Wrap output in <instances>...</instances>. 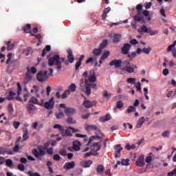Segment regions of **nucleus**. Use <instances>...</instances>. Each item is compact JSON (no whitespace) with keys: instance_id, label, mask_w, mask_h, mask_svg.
<instances>
[{"instance_id":"f257e3e1","label":"nucleus","mask_w":176,"mask_h":176,"mask_svg":"<svg viewBox=\"0 0 176 176\" xmlns=\"http://www.w3.org/2000/svg\"><path fill=\"white\" fill-rule=\"evenodd\" d=\"M67 58L68 60H65V58H60V55L55 54L52 57L48 59V65L50 67H53L54 64L57 66L56 70L60 72L61 71V68H63V66L61 65L62 63L65 62V64L66 65H68L69 63L72 64L74 61H75V56H74V52H72V50L69 49L67 50Z\"/></svg>"},{"instance_id":"f03ea898","label":"nucleus","mask_w":176,"mask_h":176,"mask_svg":"<svg viewBox=\"0 0 176 176\" xmlns=\"http://www.w3.org/2000/svg\"><path fill=\"white\" fill-rule=\"evenodd\" d=\"M46 149H47V147H38V149L34 148L32 150V153L34 156L36 157L38 160H42V157L41 156H45L46 155Z\"/></svg>"},{"instance_id":"7ed1b4c3","label":"nucleus","mask_w":176,"mask_h":176,"mask_svg":"<svg viewBox=\"0 0 176 176\" xmlns=\"http://www.w3.org/2000/svg\"><path fill=\"white\" fill-rule=\"evenodd\" d=\"M36 78L38 82L41 83L45 82L49 78V75H47V71H42L37 74Z\"/></svg>"},{"instance_id":"20e7f679","label":"nucleus","mask_w":176,"mask_h":176,"mask_svg":"<svg viewBox=\"0 0 176 176\" xmlns=\"http://www.w3.org/2000/svg\"><path fill=\"white\" fill-rule=\"evenodd\" d=\"M129 65H130V62H127L126 67H122L121 71H125L129 74H133V72H134V69H135L136 68H138L137 65H132L131 67Z\"/></svg>"},{"instance_id":"39448f33","label":"nucleus","mask_w":176,"mask_h":176,"mask_svg":"<svg viewBox=\"0 0 176 176\" xmlns=\"http://www.w3.org/2000/svg\"><path fill=\"white\" fill-rule=\"evenodd\" d=\"M100 149H101V142H95L91 146V151L94 152V153H98Z\"/></svg>"},{"instance_id":"423d86ee","label":"nucleus","mask_w":176,"mask_h":176,"mask_svg":"<svg viewBox=\"0 0 176 176\" xmlns=\"http://www.w3.org/2000/svg\"><path fill=\"white\" fill-rule=\"evenodd\" d=\"M44 108L50 109L54 108V97H52L48 102L44 104Z\"/></svg>"},{"instance_id":"0eeeda50","label":"nucleus","mask_w":176,"mask_h":176,"mask_svg":"<svg viewBox=\"0 0 176 176\" xmlns=\"http://www.w3.org/2000/svg\"><path fill=\"white\" fill-rule=\"evenodd\" d=\"M122 60L115 59L109 63L110 67H115V68H120L122 67Z\"/></svg>"},{"instance_id":"6e6552de","label":"nucleus","mask_w":176,"mask_h":176,"mask_svg":"<svg viewBox=\"0 0 176 176\" xmlns=\"http://www.w3.org/2000/svg\"><path fill=\"white\" fill-rule=\"evenodd\" d=\"M115 151V157H120V153L122 151H123V147H122V144H119L114 146Z\"/></svg>"},{"instance_id":"1a4fd4ad","label":"nucleus","mask_w":176,"mask_h":176,"mask_svg":"<svg viewBox=\"0 0 176 176\" xmlns=\"http://www.w3.org/2000/svg\"><path fill=\"white\" fill-rule=\"evenodd\" d=\"M131 49V45H130L129 43L124 44L123 47L121 49L122 54H129V52H130Z\"/></svg>"},{"instance_id":"9d476101","label":"nucleus","mask_w":176,"mask_h":176,"mask_svg":"<svg viewBox=\"0 0 176 176\" xmlns=\"http://www.w3.org/2000/svg\"><path fill=\"white\" fill-rule=\"evenodd\" d=\"M82 104L85 108H91V107L96 106V104H97V102L96 100H94L91 102L89 100L85 99Z\"/></svg>"},{"instance_id":"9b49d317","label":"nucleus","mask_w":176,"mask_h":176,"mask_svg":"<svg viewBox=\"0 0 176 176\" xmlns=\"http://www.w3.org/2000/svg\"><path fill=\"white\" fill-rule=\"evenodd\" d=\"M20 145L19 143L16 142L15 146L13 147L12 150L7 151L8 155H14V153H17L19 152V149H20Z\"/></svg>"},{"instance_id":"f8f14e48","label":"nucleus","mask_w":176,"mask_h":176,"mask_svg":"<svg viewBox=\"0 0 176 176\" xmlns=\"http://www.w3.org/2000/svg\"><path fill=\"white\" fill-rule=\"evenodd\" d=\"M65 113L67 116H71L72 115H75V113H76V110L74 108L67 107Z\"/></svg>"},{"instance_id":"ddd939ff","label":"nucleus","mask_w":176,"mask_h":176,"mask_svg":"<svg viewBox=\"0 0 176 176\" xmlns=\"http://www.w3.org/2000/svg\"><path fill=\"white\" fill-rule=\"evenodd\" d=\"M85 130H87V131H100V130H98V128H97V126L89 125L88 124H85Z\"/></svg>"},{"instance_id":"4468645a","label":"nucleus","mask_w":176,"mask_h":176,"mask_svg":"<svg viewBox=\"0 0 176 176\" xmlns=\"http://www.w3.org/2000/svg\"><path fill=\"white\" fill-rule=\"evenodd\" d=\"M80 146H82V143H80V142L76 140L73 142V148H74V152L80 151Z\"/></svg>"},{"instance_id":"2eb2a0df","label":"nucleus","mask_w":176,"mask_h":176,"mask_svg":"<svg viewBox=\"0 0 176 176\" xmlns=\"http://www.w3.org/2000/svg\"><path fill=\"white\" fill-rule=\"evenodd\" d=\"M75 167V162H66L63 166L65 170H71Z\"/></svg>"},{"instance_id":"dca6fc26","label":"nucleus","mask_w":176,"mask_h":176,"mask_svg":"<svg viewBox=\"0 0 176 176\" xmlns=\"http://www.w3.org/2000/svg\"><path fill=\"white\" fill-rule=\"evenodd\" d=\"M144 155L139 157V158L136 161V164L139 167H144L145 166V162L144 161Z\"/></svg>"},{"instance_id":"f3484780","label":"nucleus","mask_w":176,"mask_h":176,"mask_svg":"<svg viewBox=\"0 0 176 176\" xmlns=\"http://www.w3.org/2000/svg\"><path fill=\"white\" fill-rule=\"evenodd\" d=\"M26 108H27L28 112L29 113H34V112H35V111H36V107L30 103H28V105Z\"/></svg>"},{"instance_id":"a211bd4d","label":"nucleus","mask_w":176,"mask_h":176,"mask_svg":"<svg viewBox=\"0 0 176 176\" xmlns=\"http://www.w3.org/2000/svg\"><path fill=\"white\" fill-rule=\"evenodd\" d=\"M93 163V161L91 160H88V161H82L80 162V166L82 167H84L85 168L87 167H90Z\"/></svg>"},{"instance_id":"6ab92c4d","label":"nucleus","mask_w":176,"mask_h":176,"mask_svg":"<svg viewBox=\"0 0 176 176\" xmlns=\"http://www.w3.org/2000/svg\"><path fill=\"white\" fill-rule=\"evenodd\" d=\"M99 120L102 122V123H105V122L111 120V115L107 114L106 116H103L99 118Z\"/></svg>"},{"instance_id":"aec40b11","label":"nucleus","mask_w":176,"mask_h":176,"mask_svg":"<svg viewBox=\"0 0 176 176\" xmlns=\"http://www.w3.org/2000/svg\"><path fill=\"white\" fill-rule=\"evenodd\" d=\"M52 50V47L50 45H46L45 48H44L42 51L41 57H45L46 54H47V52H50Z\"/></svg>"},{"instance_id":"412c9836","label":"nucleus","mask_w":176,"mask_h":176,"mask_svg":"<svg viewBox=\"0 0 176 176\" xmlns=\"http://www.w3.org/2000/svg\"><path fill=\"white\" fill-rule=\"evenodd\" d=\"M134 21H142L144 20V16H142V13L138 12V14L133 16Z\"/></svg>"},{"instance_id":"4be33fe9","label":"nucleus","mask_w":176,"mask_h":176,"mask_svg":"<svg viewBox=\"0 0 176 176\" xmlns=\"http://www.w3.org/2000/svg\"><path fill=\"white\" fill-rule=\"evenodd\" d=\"M120 38H122V34H113V43H118V42H120Z\"/></svg>"},{"instance_id":"5701e85b","label":"nucleus","mask_w":176,"mask_h":176,"mask_svg":"<svg viewBox=\"0 0 176 176\" xmlns=\"http://www.w3.org/2000/svg\"><path fill=\"white\" fill-rule=\"evenodd\" d=\"M96 171L101 175H102V173H104V171H105V167H104V165H102V164H99V165H98V166L96 168Z\"/></svg>"},{"instance_id":"b1692460","label":"nucleus","mask_w":176,"mask_h":176,"mask_svg":"<svg viewBox=\"0 0 176 176\" xmlns=\"http://www.w3.org/2000/svg\"><path fill=\"white\" fill-rule=\"evenodd\" d=\"M144 122H145V118L144 117L140 118L138 120L136 125L137 129H141V126H142V124H144Z\"/></svg>"},{"instance_id":"393cba45","label":"nucleus","mask_w":176,"mask_h":176,"mask_svg":"<svg viewBox=\"0 0 176 176\" xmlns=\"http://www.w3.org/2000/svg\"><path fill=\"white\" fill-rule=\"evenodd\" d=\"M88 79L91 83H94V82H96L97 78L96 77V72H93L92 74L88 77Z\"/></svg>"},{"instance_id":"a878e982","label":"nucleus","mask_w":176,"mask_h":176,"mask_svg":"<svg viewBox=\"0 0 176 176\" xmlns=\"http://www.w3.org/2000/svg\"><path fill=\"white\" fill-rule=\"evenodd\" d=\"M102 53V50H101V48H95L93 50V54L96 56H100Z\"/></svg>"},{"instance_id":"bb28decb","label":"nucleus","mask_w":176,"mask_h":176,"mask_svg":"<svg viewBox=\"0 0 176 176\" xmlns=\"http://www.w3.org/2000/svg\"><path fill=\"white\" fill-rule=\"evenodd\" d=\"M24 32L26 34H30L31 32V24L28 23L23 28Z\"/></svg>"},{"instance_id":"cd10ccee","label":"nucleus","mask_w":176,"mask_h":176,"mask_svg":"<svg viewBox=\"0 0 176 176\" xmlns=\"http://www.w3.org/2000/svg\"><path fill=\"white\" fill-rule=\"evenodd\" d=\"M111 12V8L108 7L107 8H104V11H103V14H102V19L103 20H105V19H107V14Z\"/></svg>"},{"instance_id":"c85d7f7f","label":"nucleus","mask_w":176,"mask_h":176,"mask_svg":"<svg viewBox=\"0 0 176 176\" xmlns=\"http://www.w3.org/2000/svg\"><path fill=\"white\" fill-rule=\"evenodd\" d=\"M100 138H101V136H100V135L91 136L89 138V142L87 143V146L90 145V144H91V142H93L94 140H97V139L100 140Z\"/></svg>"},{"instance_id":"c756f323","label":"nucleus","mask_w":176,"mask_h":176,"mask_svg":"<svg viewBox=\"0 0 176 176\" xmlns=\"http://www.w3.org/2000/svg\"><path fill=\"white\" fill-rule=\"evenodd\" d=\"M109 54H111V53L109 52V51H106L104 52L102 56L100 57V60H106V58H108V57H109Z\"/></svg>"},{"instance_id":"7c9ffc66","label":"nucleus","mask_w":176,"mask_h":176,"mask_svg":"<svg viewBox=\"0 0 176 176\" xmlns=\"http://www.w3.org/2000/svg\"><path fill=\"white\" fill-rule=\"evenodd\" d=\"M38 91H39V86L36 85H34L33 88L30 90L31 93H34L36 96H39V94H38Z\"/></svg>"},{"instance_id":"2f4dec72","label":"nucleus","mask_w":176,"mask_h":176,"mask_svg":"<svg viewBox=\"0 0 176 176\" xmlns=\"http://www.w3.org/2000/svg\"><path fill=\"white\" fill-rule=\"evenodd\" d=\"M23 141H27L30 138L28 136V129H25L23 130Z\"/></svg>"},{"instance_id":"473e14b6","label":"nucleus","mask_w":176,"mask_h":176,"mask_svg":"<svg viewBox=\"0 0 176 176\" xmlns=\"http://www.w3.org/2000/svg\"><path fill=\"white\" fill-rule=\"evenodd\" d=\"M130 160L129 159H122L120 162V164H122V166H130Z\"/></svg>"},{"instance_id":"72a5a7b5","label":"nucleus","mask_w":176,"mask_h":176,"mask_svg":"<svg viewBox=\"0 0 176 176\" xmlns=\"http://www.w3.org/2000/svg\"><path fill=\"white\" fill-rule=\"evenodd\" d=\"M85 94L86 96H90L91 94V88L89 85H85Z\"/></svg>"},{"instance_id":"f704fd0d","label":"nucleus","mask_w":176,"mask_h":176,"mask_svg":"<svg viewBox=\"0 0 176 176\" xmlns=\"http://www.w3.org/2000/svg\"><path fill=\"white\" fill-rule=\"evenodd\" d=\"M14 47V43H12V41H8L7 42V50H12Z\"/></svg>"},{"instance_id":"c9c22d12","label":"nucleus","mask_w":176,"mask_h":176,"mask_svg":"<svg viewBox=\"0 0 176 176\" xmlns=\"http://www.w3.org/2000/svg\"><path fill=\"white\" fill-rule=\"evenodd\" d=\"M107 45H108V40H103L100 45V49L102 50L107 47Z\"/></svg>"},{"instance_id":"e433bc0d","label":"nucleus","mask_w":176,"mask_h":176,"mask_svg":"<svg viewBox=\"0 0 176 176\" xmlns=\"http://www.w3.org/2000/svg\"><path fill=\"white\" fill-rule=\"evenodd\" d=\"M54 129H58L61 133H63V131H65V128L58 124H55L54 126Z\"/></svg>"},{"instance_id":"4c0bfd02","label":"nucleus","mask_w":176,"mask_h":176,"mask_svg":"<svg viewBox=\"0 0 176 176\" xmlns=\"http://www.w3.org/2000/svg\"><path fill=\"white\" fill-rule=\"evenodd\" d=\"M14 96H16V93L10 91L9 93V95L7 96V100H14Z\"/></svg>"},{"instance_id":"58836bf2","label":"nucleus","mask_w":176,"mask_h":176,"mask_svg":"<svg viewBox=\"0 0 176 176\" xmlns=\"http://www.w3.org/2000/svg\"><path fill=\"white\" fill-rule=\"evenodd\" d=\"M38 102H39V100L37 98H36L35 97H32V98H30L28 104H39Z\"/></svg>"},{"instance_id":"ea45409f","label":"nucleus","mask_w":176,"mask_h":176,"mask_svg":"<svg viewBox=\"0 0 176 176\" xmlns=\"http://www.w3.org/2000/svg\"><path fill=\"white\" fill-rule=\"evenodd\" d=\"M149 30L150 29H148L145 25H143L141 27V32H144V34H148L149 32Z\"/></svg>"},{"instance_id":"a19ab883","label":"nucleus","mask_w":176,"mask_h":176,"mask_svg":"<svg viewBox=\"0 0 176 176\" xmlns=\"http://www.w3.org/2000/svg\"><path fill=\"white\" fill-rule=\"evenodd\" d=\"M57 119H63L64 118V113L63 111H60L58 113H55Z\"/></svg>"},{"instance_id":"79ce46f5","label":"nucleus","mask_w":176,"mask_h":176,"mask_svg":"<svg viewBox=\"0 0 176 176\" xmlns=\"http://www.w3.org/2000/svg\"><path fill=\"white\" fill-rule=\"evenodd\" d=\"M111 96H112L111 94H108L107 91H104L103 92V97L106 98L107 100H111Z\"/></svg>"},{"instance_id":"37998d69","label":"nucleus","mask_w":176,"mask_h":176,"mask_svg":"<svg viewBox=\"0 0 176 176\" xmlns=\"http://www.w3.org/2000/svg\"><path fill=\"white\" fill-rule=\"evenodd\" d=\"M90 156H98V153H94L93 152L86 153L84 157H89Z\"/></svg>"},{"instance_id":"c03bdc74","label":"nucleus","mask_w":176,"mask_h":176,"mask_svg":"<svg viewBox=\"0 0 176 176\" xmlns=\"http://www.w3.org/2000/svg\"><path fill=\"white\" fill-rule=\"evenodd\" d=\"M69 94H71V92L69 91V89H67L61 96V98L63 99L64 98H67V97H68V96H69Z\"/></svg>"},{"instance_id":"a18cd8bd","label":"nucleus","mask_w":176,"mask_h":176,"mask_svg":"<svg viewBox=\"0 0 176 176\" xmlns=\"http://www.w3.org/2000/svg\"><path fill=\"white\" fill-rule=\"evenodd\" d=\"M136 108L134 106H130L129 109L126 110L127 113H131V112H135Z\"/></svg>"},{"instance_id":"49530a36","label":"nucleus","mask_w":176,"mask_h":176,"mask_svg":"<svg viewBox=\"0 0 176 176\" xmlns=\"http://www.w3.org/2000/svg\"><path fill=\"white\" fill-rule=\"evenodd\" d=\"M6 164L7 167H12V166H13V161L10 159H8L6 160Z\"/></svg>"},{"instance_id":"de8ad7c7","label":"nucleus","mask_w":176,"mask_h":176,"mask_svg":"<svg viewBox=\"0 0 176 176\" xmlns=\"http://www.w3.org/2000/svg\"><path fill=\"white\" fill-rule=\"evenodd\" d=\"M137 57V52H132L131 54H128L127 58H129L130 60H133V58H135Z\"/></svg>"},{"instance_id":"09e8293b","label":"nucleus","mask_w":176,"mask_h":176,"mask_svg":"<svg viewBox=\"0 0 176 176\" xmlns=\"http://www.w3.org/2000/svg\"><path fill=\"white\" fill-rule=\"evenodd\" d=\"M66 122L67 123H70L71 124H75V123H76V121L74 120V118H72V117H69L67 119Z\"/></svg>"},{"instance_id":"8fccbe9b","label":"nucleus","mask_w":176,"mask_h":176,"mask_svg":"<svg viewBox=\"0 0 176 176\" xmlns=\"http://www.w3.org/2000/svg\"><path fill=\"white\" fill-rule=\"evenodd\" d=\"M23 89L21 88V85H20V82H17V95L20 96L21 94Z\"/></svg>"},{"instance_id":"3c124183","label":"nucleus","mask_w":176,"mask_h":176,"mask_svg":"<svg viewBox=\"0 0 176 176\" xmlns=\"http://www.w3.org/2000/svg\"><path fill=\"white\" fill-rule=\"evenodd\" d=\"M68 90L72 92L75 91L76 90V85L75 84L70 85Z\"/></svg>"},{"instance_id":"603ef678","label":"nucleus","mask_w":176,"mask_h":176,"mask_svg":"<svg viewBox=\"0 0 176 176\" xmlns=\"http://www.w3.org/2000/svg\"><path fill=\"white\" fill-rule=\"evenodd\" d=\"M28 174L29 176H41V174H39V173H36V172L34 173L31 170H29L28 172Z\"/></svg>"},{"instance_id":"864d4df0","label":"nucleus","mask_w":176,"mask_h":176,"mask_svg":"<svg viewBox=\"0 0 176 176\" xmlns=\"http://www.w3.org/2000/svg\"><path fill=\"white\" fill-rule=\"evenodd\" d=\"M151 50H152V48H151V47H148V48L144 47V48H143L142 52H143V53H145V54H149V53H151Z\"/></svg>"},{"instance_id":"5fc2aeb1","label":"nucleus","mask_w":176,"mask_h":176,"mask_svg":"<svg viewBox=\"0 0 176 176\" xmlns=\"http://www.w3.org/2000/svg\"><path fill=\"white\" fill-rule=\"evenodd\" d=\"M128 83H131V85H135V78H129L126 80Z\"/></svg>"},{"instance_id":"6e6d98bb","label":"nucleus","mask_w":176,"mask_h":176,"mask_svg":"<svg viewBox=\"0 0 176 176\" xmlns=\"http://www.w3.org/2000/svg\"><path fill=\"white\" fill-rule=\"evenodd\" d=\"M176 45V41H175L173 42V45H170L168 46V49H167V52H171L173 50V49H174V47H175Z\"/></svg>"},{"instance_id":"4d7b16f0","label":"nucleus","mask_w":176,"mask_h":176,"mask_svg":"<svg viewBox=\"0 0 176 176\" xmlns=\"http://www.w3.org/2000/svg\"><path fill=\"white\" fill-rule=\"evenodd\" d=\"M17 168L19 170V171H24L25 170V166H24V164H19Z\"/></svg>"},{"instance_id":"13d9d810","label":"nucleus","mask_w":176,"mask_h":176,"mask_svg":"<svg viewBox=\"0 0 176 176\" xmlns=\"http://www.w3.org/2000/svg\"><path fill=\"white\" fill-rule=\"evenodd\" d=\"M136 10L138 13H142V6L141 4H138L136 6Z\"/></svg>"},{"instance_id":"bf43d9fd","label":"nucleus","mask_w":176,"mask_h":176,"mask_svg":"<svg viewBox=\"0 0 176 176\" xmlns=\"http://www.w3.org/2000/svg\"><path fill=\"white\" fill-rule=\"evenodd\" d=\"M148 34H150L151 36H153L159 34V31H157V30L151 31V30H149V32Z\"/></svg>"},{"instance_id":"052dcab7","label":"nucleus","mask_w":176,"mask_h":176,"mask_svg":"<svg viewBox=\"0 0 176 176\" xmlns=\"http://www.w3.org/2000/svg\"><path fill=\"white\" fill-rule=\"evenodd\" d=\"M117 108L120 109V108H123L124 107V104L123 102H122V100H120L118 102H117Z\"/></svg>"},{"instance_id":"680f3d73","label":"nucleus","mask_w":176,"mask_h":176,"mask_svg":"<svg viewBox=\"0 0 176 176\" xmlns=\"http://www.w3.org/2000/svg\"><path fill=\"white\" fill-rule=\"evenodd\" d=\"M8 59L6 61V63L9 64V63H10V61H12V53H9L7 55Z\"/></svg>"},{"instance_id":"e2e57ef3","label":"nucleus","mask_w":176,"mask_h":176,"mask_svg":"<svg viewBox=\"0 0 176 176\" xmlns=\"http://www.w3.org/2000/svg\"><path fill=\"white\" fill-rule=\"evenodd\" d=\"M59 153L61 156H67V150L62 149L60 151Z\"/></svg>"},{"instance_id":"0e129e2a","label":"nucleus","mask_w":176,"mask_h":176,"mask_svg":"<svg viewBox=\"0 0 176 176\" xmlns=\"http://www.w3.org/2000/svg\"><path fill=\"white\" fill-rule=\"evenodd\" d=\"M169 135H170V131H164L162 133V137H164V138H168Z\"/></svg>"},{"instance_id":"69168bd1","label":"nucleus","mask_w":176,"mask_h":176,"mask_svg":"<svg viewBox=\"0 0 176 176\" xmlns=\"http://www.w3.org/2000/svg\"><path fill=\"white\" fill-rule=\"evenodd\" d=\"M176 175V168L171 172L168 173V176H175Z\"/></svg>"},{"instance_id":"338daca9","label":"nucleus","mask_w":176,"mask_h":176,"mask_svg":"<svg viewBox=\"0 0 176 176\" xmlns=\"http://www.w3.org/2000/svg\"><path fill=\"white\" fill-rule=\"evenodd\" d=\"M60 159H61V157H60L58 155V154H55L54 155V160H56V162H58V160H60Z\"/></svg>"},{"instance_id":"774afa93","label":"nucleus","mask_w":176,"mask_h":176,"mask_svg":"<svg viewBox=\"0 0 176 176\" xmlns=\"http://www.w3.org/2000/svg\"><path fill=\"white\" fill-rule=\"evenodd\" d=\"M47 153L48 155H53V148L50 147L47 150Z\"/></svg>"}]
</instances>
